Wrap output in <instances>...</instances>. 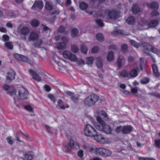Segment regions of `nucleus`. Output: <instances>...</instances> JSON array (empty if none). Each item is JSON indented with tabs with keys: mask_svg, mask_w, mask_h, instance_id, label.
Segmentation results:
<instances>
[{
	"mask_svg": "<svg viewBox=\"0 0 160 160\" xmlns=\"http://www.w3.org/2000/svg\"><path fill=\"white\" fill-rule=\"evenodd\" d=\"M84 133L88 137L93 138L95 140L100 143L105 144L108 142L107 138L101 134H97L95 129L90 124H87L85 125Z\"/></svg>",
	"mask_w": 160,
	"mask_h": 160,
	"instance_id": "nucleus-1",
	"label": "nucleus"
},
{
	"mask_svg": "<svg viewBox=\"0 0 160 160\" xmlns=\"http://www.w3.org/2000/svg\"><path fill=\"white\" fill-rule=\"evenodd\" d=\"M96 119L99 124H95L94 125L95 128L97 130L107 134L111 133L112 129L109 125L106 124L105 121L99 116L97 117Z\"/></svg>",
	"mask_w": 160,
	"mask_h": 160,
	"instance_id": "nucleus-2",
	"label": "nucleus"
},
{
	"mask_svg": "<svg viewBox=\"0 0 160 160\" xmlns=\"http://www.w3.org/2000/svg\"><path fill=\"white\" fill-rule=\"evenodd\" d=\"M36 71L37 73L32 69H30L28 70V72L33 79L39 82L41 81V77L39 75L44 77L46 75L44 71L42 69H37Z\"/></svg>",
	"mask_w": 160,
	"mask_h": 160,
	"instance_id": "nucleus-3",
	"label": "nucleus"
},
{
	"mask_svg": "<svg viewBox=\"0 0 160 160\" xmlns=\"http://www.w3.org/2000/svg\"><path fill=\"white\" fill-rule=\"evenodd\" d=\"M99 98L95 94L88 96L84 100V103L85 106L91 107L94 105L98 100Z\"/></svg>",
	"mask_w": 160,
	"mask_h": 160,
	"instance_id": "nucleus-4",
	"label": "nucleus"
},
{
	"mask_svg": "<svg viewBox=\"0 0 160 160\" xmlns=\"http://www.w3.org/2000/svg\"><path fill=\"white\" fill-rule=\"evenodd\" d=\"M132 131V127L130 125L120 126L117 127L115 129V131L117 133H122L125 135L130 133Z\"/></svg>",
	"mask_w": 160,
	"mask_h": 160,
	"instance_id": "nucleus-5",
	"label": "nucleus"
},
{
	"mask_svg": "<svg viewBox=\"0 0 160 160\" xmlns=\"http://www.w3.org/2000/svg\"><path fill=\"white\" fill-rule=\"evenodd\" d=\"M66 152L70 153L71 151V149L75 148L78 150L79 148V145L75 142L73 140L70 138L69 140V145H66L64 147Z\"/></svg>",
	"mask_w": 160,
	"mask_h": 160,
	"instance_id": "nucleus-6",
	"label": "nucleus"
},
{
	"mask_svg": "<svg viewBox=\"0 0 160 160\" xmlns=\"http://www.w3.org/2000/svg\"><path fill=\"white\" fill-rule=\"evenodd\" d=\"M96 152V155L102 157L109 156L112 153V152L110 150L103 148H97Z\"/></svg>",
	"mask_w": 160,
	"mask_h": 160,
	"instance_id": "nucleus-7",
	"label": "nucleus"
},
{
	"mask_svg": "<svg viewBox=\"0 0 160 160\" xmlns=\"http://www.w3.org/2000/svg\"><path fill=\"white\" fill-rule=\"evenodd\" d=\"M28 94V91L24 88L21 87L18 90L17 97L19 99H26L27 98Z\"/></svg>",
	"mask_w": 160,
	"mask_h": 160,
	"instance_id": "nucleus-8",
	"label": "nucleus"
},
{
	"mask_svg": "<svg viewBox=\"0 0 160 160\" xmlns=\"http://www.w3.org/2000/svg\"><path fill=\"white\" fill-rule=\"evenodd\" d=\"M104 12L105 13L108 12V15L110 19L116 20L119 17L118 11L114 9H112L110 11L107 10Z\"/></svg>",
	"mask_w": 160,
	"mask_h": 160,
	"instance_id": "nucleus-9",
	"label": "nucleus"
},
{
	"mask_svg": "<svg viewBox=\"0 0 160 160\" xmlns=\"http://www.w3.org/2000/svg\"><path fill=\"white\" fill-rule=\"evenodd\" d=\"M63 57L72 61H75L77 60L76 56L72 52L68 51H64L63 53Z\"/></svg>",
	"mask_w": 160,
	"mask_h": 160,
	"instance_id": "nucleus-10",
	"label": "nucleus"
},
{
	"mask_svg": "<svg viewBox=\"0 0 160 160\" xmlns=\"http://www.w3.org/2000/svg\"><path fill=\"white\" fill-rule=\"evenodd\" d=\"M13 57L17 60L21 62L30 63V60L27 57L18 53H15Z\"/></svg>",
	"mask_w": 160,
	"mask_h": 160,
	"instance_id": "nucleus-11",
	"label": "nucleus"
},
{
	"mask_svg": "<svg viewBox=\"0 0 160 160\" xmlns=\"http://www.w3.org/2000/svg\"><path fill=\"white\" fill-rule=\"evenodd\" d=\"M43 7V2L41 1H36L34 2L33 4L32 7V9H35L38 8L40 9H42Z\"/></svg>",
	"mask_w": 160,
	"mask_h": 160,
	"instance_id": "nucleus-12",
	"label": "nucleus"
},
{
	"mask_svg": "<svg viewBox=\"0 0 160 160\" xmlns=\"http://www.w3.org/2000/svg\"><path fill=\"white\" fill-rule=\"evenodd\" d=\"M15 76V72L12 70H10L8 72L7 80L9 82L14 80Z\"/></svg>",
	"mask_w": 160,
	"mask_h": 160,
	"instance_id": "nucleus-13",
	"label": "nucleus"
},
{
	"mask_svg": "<svg viewBox=\"0 0 160 160\" xmlns=\"http://www.w3.org/2000/svg\"><path fill=\"white\" fill-rule=\"evenodd\" d=\"M147 7L153 10H157L159 8L158 3L156 2H152L151 3H147L146 4Z\"/></svg>",
	"mask_w": 160,
	"mask_h": 160,
	"instance_id": "nucleus-14",
	"label": "nucleus"
},
{
	"mask_svg": "<svg viewBox=\"0 0 160 160\" xmlns=\"http://www.w3.org/2000/svg\"><path fill=\"white\" fill-rule=\"evenodd\" d=\"M98 114L99 117H100L101 118H102V119L104 121H107L108 120V115L106 112L104 111H100L98 112Z\"/></svg>",
	"mask_w": 160,
	"mask_h": 160,
	"instance_id": "nucleus-15",
	"label": "nucleus"
},
{
	"mask_svg": "<svg viewBox=\"0 0 160 160\" xmlns=\"http://www.w3.org/2000/svg\"><path fill=\"white\" fill-rule=\"evenodd\" d=\"M152 67L153 75L157 77H159L160 73L158 71L157 66L155 64H152Z\"/></svg>",
	"mask_w": 160,
	"mask_h": 160,
	"instance_id": "nucleus-16",
	"label": "nucleus"
},
{
	"mask_svg": "<svg viewBox=\"0 0 160 160\" xmlns=\"http://www.w3.org/2000/svg\"><path fill=\"white\" fill-rule=\"evenodd\" d=\"M119 76L123 78H128L129 76V72L127 70H123L119 72Z\"/></svg>",
	"mask_w": 160,
	"mask_h": 160,
	"instance_id": "nucleus-17",
	"label": "nucleus"
},
{
	"mask_svg": "<svg viewBox=\"0 0 160 160\" xmlns=\"http://www.w3.org/2000/svg\"><path fill=\"white\" fill-rule=\"evenodd\" d=\"M38 38V36L36 33L33 32H31L29 36V39L31 41H37Z\"/></svg>",
	"mask_w": 160,
	"mask_h": 160,
	"instance_id": "nucleus-18",
	"label": "nucleus"
},
{
	"mask_svg": "<svg viewBox=\"0 0 160 160\" xmlns=\"http://www.w3.org/2000/svg\"><path fill=\"white\" fill-rule=\"evenodd\" d=\"M32 153V151H29L26 153L24 155L23 159L25 160H31L33 158Z\"/></svg>",
	"mask_w": 160,
	"mask_h": 160,
	"instance_id": "nucleus-19",
	"label": "nucleus"
},
{
	"mask_svg": "<svg viewBox=\"0 0 160 160\" xmlns=\"http://www.w3.org/2000/svg\"><path fill=\"white\" fill-rule=\"evenodd\" d=\"M96 65L98 68L102 67L103 62L101 57H98L96 58Z\"/></svg>",
	"mask_w": 160,
	"mask_h": 160,
	"instance_id": "nucleus-20",
	"label": "nucleus"
},
{
	"mask_svg": "<svg viewBox=\"0 0 160 160\" xmlns=\"http://www.w3.org/2000/svg\"><path fill=\"white\" fill-rule=\"evenodd\" d=\"M158 22L157 20H153L151 21L148 23L149 28H154L157 27L158 24Z\"/></svg>",
	"mask_w": 160,
	"mask_h": 160,
	"instance_id": "nucleus-21",
	"label": "nucleus"
},
{
	"mask_svg": "<svg viewBox=\"0 0 160 160\" xmlns=\"http://www.w3.org/2000/svg\"><path fill=\"white\" fill-rule=\"evenodd\" d=\"M132 11L133 13L137 14L140 12L141 9L138 5L136 4L133 5L132 8Z\"/></svg>",
	"mask_w": 160,
	"mask_h": 160,
	"instance_id": "nucleus-22",
	"label": "nucleus"
},
{
	"mask_svg": "<svg viewBox=\"0 0 160 160\" xmlns=\"http://www.w3.org/2000/svg\"><path fill=\"white\" fill-rule=\"evenodd\" d=\"M135 21V18L132 16L129 17L126 20V22L129 25H132L134 24Z\"/></svg>",
	"mask_w": 160,
	"mask_h": 160,
	"instance_id": "nucleus-23",
	"label": "nucleus"
},
{
	"mask_svg": "<svg viewBox=\"0 0 160 160\" xmlns=\"http://www.w3.org/2000/svg\"><path fill=\"white\" fill-rule=\"evenodd\" d=\"M29 32V28L26 27H24L21 30L20 32L22 34L24 35H27Z\"/></svg>",
	"mask_w": 160,
	"mask_h": 160,
	"instance_id": "nucleus-24",
	"label": "nucleus"
},
{
	"mask_svg": "<svg viewBox=\"0 0 160 160\" xmlns=\"http://www.w3.org/2000/svg\"><path fill=\"white\" fill-rule=\"evenodd\" d=\"M58 105L59 108L62 109H64L65 108H68L69 107L68 105H66L65 106L63 104V101L61 99H59L58 102Z\"/></svg>",
	"mask_w": 160,
	"mask_h": 160,
	"instance_id": "nucleus-25",
	"label": "nucleus"
},
{
	"mask_svg": "<svg viewBox=\"0 0 160 160\" xmlns=\"http://www.w3.org/2000/svg\"><path fill=\"white\" fill-rule=\"evenodd\" d=\"M30 23L32 26L33 28H35L39 26L40 22L38 20L34 19L32 20Z\"/></svg>",
	"mask_w": 160,
	"mask_h": 160,
	"instance_id": "nucleus-26",
	"label": "nucleus"
},
{
	"mask_svg": "<svg viewBox=\"0 0 160 160\" xmlns=\"http://www.w3.org/2000/svg\"><path fill=\"white\" fill-rule=\"evenodd\" d=\"M138 75V70L135 69H132L130 73H129V76H130L132 78L136 77H137Z\"/></svg>",
	"mask_w": 160,
	"mask_h": 160,
	"instance_id": "nucleus-27",
	"label": "nucleus"
},
{
	"mask_svg": "<svg viewBox=\"0 0 160 160\" xmlns=\"http://www.w3.org/2000/svg\"><path fill=\"white\" fill-rule=\"evenodd\" d=\"M113 53L112 51L109 52L107 55V59L108 62H110L112 61L113 59Z\"/></svg>",
	"mask_w": 160,
	"mask_h": 160,
	"instance_id": "nucleus-28",
	"label": "nucleus"
},
{
	"mask_svg": "<svg viewBox=\"0 0 160 160\" xmlns=\"http://www.w3.org/2000/svg\"><path fill=\"white\" fill-rule=\"evenodd\" d=\"M97 40L100 42H102L104 40V37L101 33H98L96 35Z\"/></svg>",
	"mask_w": 160,
	"mask_h": 160,
	"instance_id": "nucleus-29",
	"label": "nucleus"
},
{
	"mask_svg": "<svg viewBox=\"0 0 160 160\" xmlns=\"http://www.w3.org/2000/svg\"><path fill=\"white\" fill-rule=\"evenodd\" d=\"M56 46L58 49H64L66 48V44L64 42H60L58 43Z\"/></svg>",
	"mask_w": 160,
	"mask_h": 160,
	"instance_id": "nucleus-30",
	"label": "nucleus"
},
{
	"mask_svg": "<svg viewBox=\"0 0 160 160\" xmlns=\"http://www.w3.org/2000/svg\"><path fill=\"white\" fill-rule=\"evenodd\" d=\"M94 60L93 57L91 56L87 57L86 58V63L88 65H92Z\"/></svg>",
	"mask_w": 160,
	"mask_h": 160,
	"instance_id": "nucleus-31",
	"label": "nucleus"
},
{
	"mask_svg": "<svg viewBox=\"0 0 160 160\" xmlns=\"http://www.w3.org/2000/svg\"><path fill=\"white\" fill-rule=\"evenodd\" d=\"M142 45L144 49L148 51H150L152 47V45L148 43L142 42Z\"/></svg>",
	"mask_w": 160,
	"mask_h": 160,
	"instance_id": "nucleus-32",
	"label": "nucleus"
},
{
	"mask_svg": "<svg viewBox=\"0 0 160 160\" xmlns=\"http://www.w3.org/2000/svg\"><path fill=\"white\" fill-rule=\"evenodd\" d=\"M130 44L136 48H138L141 46L140 43L136 42L135 40H131L129 41Z\"/></svg>",
	"mask_w": 160,
	"mask_h": 160,
	"instance_id": "nucleus-33",
	"label": "nucleus"
},
{
	"mask_svg": "<svg viewBox=\"0 0 160 160\" xmlns=\"http://www.w3.org/2000/svg\"><path fill=\"white\" fill-rule=\"evenodd\" d=\"M45 8L47 10L51 11L53 9V5L51 3L47 2L45 4Z\"/></svg>",
	"mask_w": 160,
	"mask_h": 160,
	"instance_id": "nucleus-34",
	"label": "nucleus"
},
{
	"mask_svg": "<svg viewBox=\"0 0 160 160\" xmlns=\"http://www.w3.org/2000/svg\"><path fill=\"white\" fill-rule=\"evenodd\" d=\"M78 33V31L76 28H73L71 31V35L72 37H76Z\"/></svg>",
	"mask_w": 160,
	"mask_h": 160,
	"instance_id": "nucleus-35",
	"label": "nucleus"
},
{
	"mask_svg": "<svg viewBox=\"0 0 160 160\" xmlns=\"http://www.w3.org/2000/svg\"><path fill=\"white\" fill-rule=\"evenodd\" d=\"M5 47L9 49H12L13 48V45L12 42H6L5 43Z\"/></svg>",
	"mask_w": 160,
	"mask_h": 160,
	"instance_id": "nucleus-36",
	"label": "nucleus"
},
{
	"mask_svg": "<svg viewBox=\"0 0 160 160\" xmlns=\"http://www.w3.org/2000/svg\"><path fill=\"white\" fill-rule=\"evenodd\" d=\"M65 28L63 26H59L57 29V32L60 33H64L65 32Z\"/></svg>",
	"mask_w": 160,
	"mask_h": 160,
	"instance_id": "nucleus-37",
	"label": "nucleus"
},
{
	"mask_svg": "<svg viewBox=\"0 0 160 160\" xmlns=\"http://www.w3.org/2000/svg\"><path fill=\"white\" fill-rule=\"evenodd\" d=\"M88 48L85 45H81V51L84 54H86L88 52Z\"/></svg>",
	"mask_w": 160,
	"mask_h": 160,
	"instance_id": "nucleus-38",
	"label": "nucleus"
},
{
	"mask_svg": "<svg viewBox=\"0 0 160 160\" xmlns=\"http://www.w3.org/2000/svg\"><path fill=\"white\" fill-rule=\"evenodd\" d=\"M88 7V4L85 2H81V9L85 10Z\"/></svg>",
	"mask_w": 160,
	"mask_h": 160,
	"instance_id": "nucleus-39",
	"label": "nucleus"
},
{
	"mask_svg": "<svg viewBox=\"0 0 160 160\" xmlns=\"http://www.w3.org/2000/svg\"><path fill=\"white\" fill-rule=\"evenodd\" d=\"M71 50L72 52L75 53L78 51L79 49L77 45H72L71 46Z\"/></svg>",
	"mask_w": 160,
	"mask_h": 160,
	"instance_id": "nucleus-40",
	"label": "nucleus"
},
{
	"mask_svg": "<svg viewBox=\"0 0 160 160\" xmlns=\"http://www.w3.org/2000/svg\"><path fill=\"white\" fill-rule=\"evenodd\" d=\"M114 32L118 34H119L121 36H127L128 34H127L124 33L123 31L122 30H118L116 31H114Z\"/></svg>",
	"mask_w": 160,
	"mask_h": 160,
	"instance_id": "nucleus-41",
	"label": "nucleus"
},
{
	"mask_svg": "<svg viewBox=\"0 0 160 160\" xmlns=\"http://www.w3.org/2000/svg\"><path fill=\"white\" fill-rule=\"evenodd\" d=\"M128 46L126 44H123L121 47V50L123 53H126L127 51Z\"/></svg>",
	"mask_w": 160,
	"mask_h": 160,
	"instance_id": "nucleus-42",
	"label": "nucleus"
},
{
	"mask_svg": "<svg viewBox=\"0 0 160 160\" xmlns=\"http://www.w3.org/2000/svg\"><path fill=\"white\" fill-rule=\"evenodd\" d=\"M99 50V49L98 46H94L92 48L91 50V52L92 53H96L98 52Z\"/></svg>",
	"mask_w": 160,
	"mask_h": 160,
	"instance_id": "nucleus-43",
	"label": "nucleus"
},
{
	"mask_svg": "<svg viewBox=\"0 0 160 160\" xmlns=\"http://www.w3.org/2000/svg\"><path fill=\"white\" fill-rule=\"evenodd\" d=\"M122 59L120 58V57H119L117 59V63L118 67L121 68L122 64Z\"/></svg>",
	"mask_w": 160,
	"mask_h": 160,
	"instance_id": "nucleus-44",
	"label": "nucleus"
},
{
	"mask_svg": "<svg viewBox=\"0 0 160 160\" xmlns=\"http://www.w3.org/2000/svg\"><path fill=\"white\" fill-rule=\"evenodd\" d=\"M148 95L152 96L158 98H160V94L158 93L152 92L148 93Z\"/></svg>",
	"mask_w": 160,
	"mask_h": 160,
	"instance_id": "nucleus-45",
	"label": "nucleus"
},
{
	"mask_svg": "<svg viewBox=\"0 0 160 160\" xmlns=\"http://www.w3.org/2000/svg\"><path fill=\"white\" fill-rule=\"evenodd\" d=\"M96 23L100 27H102L104 26V24L101 19H96L95 20Z\"/></svg>",
	"mask_w": 160,
	"mask_h": 160,
	"instance_id": "nucleus-46",
	"label": "nucleus"
},
{
	"mask_svg": "<svg viewBox=\"0 0 160 160\" xmlns=\"http://www.w3.org/2000/svg\"><path fill=\"white\" fill-rule=\"evenodd\" d=\"M157 10H153L151 12V15L152 17H157L158 16H159V12L156 11Z\"/></svg>",
	"mask_w": 160,
	"mask_h": 160,
	"instance_id": "nucleus-47",
	"label": "nucleus"
},
{
	"mask_svg": "<svg viewBox=\"0 0 160 160\" xmlns=\"http://www.w3.org/2000/svg\"><path fill=\"white\" fill-rule=\"evenodd\" d=\"M24 108L25 109L29 112H33V110L32 108L30 105H25L24 107Z\"/></svg>",
	"mask_w": 160,
	"mask_h": 160,
	"instance_id": "nucleus-48",
	"label": "nucleus"
},
{
	"mask_svg": "<svg viewBox=\"0 0 160 160\" xmlns=\"http://www.w3.org/2000/svg\"><path fill=\"white\" fill-rule=\"evenodd\" d=\"M148 21L145 19L142 18L140 22L141 25L142 26H144L148 24Z\"/></svg>",
	"mask_w": 160,
	"mask_h": 160,
	"instance_id": "nucleus-49",
	"label": "nucleus"
},
{
	"mask_svg": "<svg viewBox=\"0 0 160 160\" xmlns=\"http://www.w3.org/2000/svg\"><path fill=\"white\" fill-rule=\"evenodd\" d=\"M149 82V79L148 78H143L141 81V82L142 84H146Z\"/></svg>",
	"mask_w": 160,
	"mask_h": 160,
	"instance_id": "nucleus-50",
	"label": "nucleus"
},
{
	"mask_svg": "<svg viewBox=\"0 0 160 160\" xmlns=\"http://www.w3.org/2000/svg\"><path fill=\"white\" fill-rule=\"evenodd\" d=\"M97 148H94L93 147H90L88 149V152L92 153H94L96 154V149Z\"/></svg>",
	"mask_w": 160,
	"mask_h": 160,
	"instance_id": "nucleus-51",
	"label": "nucleus"
},
{
	"mask_svg": "<svg viewBox=\"0 0 160 160\" xmlns=\"http://www.w3.org/2000/svg\"><path fill=\"white\" fill-rule=\"evenodd\" d=\"M42 41L41 40H39L34 43V45L35 47H39L42 44Z\"/></svg>",
	"mask_w": 160,
	"mask_h": 160,
	"instance_id": "nucleus-52",
	"label": "nucleus"
},
{
	"mask_svg": "<svg viewBox=\"0 0 160 160\" xmlns=\"http://www.w3.org/2000/svg\"><path fill=\"white\" fill-rule=\"evenodd\" d=\"M154 143L156 146L160 148V139H156L154 140Z\"/></svg>",
	"mask_w": 160,
	"mask_h": 160,
	"instance_id": "nucleus-53",
	"label": "nucleus"
},
{
	"mask_svg": "<svg viewBox=\"0 0 160 160\" xmlns=\"http://www.w3.org/2000/svg\"><path fill=\"white\" fill-rule=\"evenodd\" d=\"M48 97L53 103L56 102V98L53 95L50 94L48 95Z\"/></svg>",
	"mask_w": 160,
	"mask_h": 160,
	"instance_id": "nucleus-54",
	"label": "nucleus"
},
{
	"mask_svg": "<svg viewBox=\"0 0 160 160\" xmlns=\"http://www.w3.org/2000/svg\"><path fill=\"white\" fill-rule=\"evenodd\" d=\"M149 51L154 53H157L158 52V50L157 49L152 46V47Z\"/></svg>",
	"mask_w": 160,
	"mask_h": 160,
	"instance_id": "nucleus-55",
	"label": "nucleus"
},
{
	"mask_svg": "<svg viewBox=\"0 0 160 160\" xmlns=\"http://www.w3.org/2000/svg\"><path fill=\"white\" fill-rule=\"evenodd\" d=\"M138 160H153L152 158L149 157H139L138 158Z\"/></svg>",
	"mask_w": 160,
	"mask_h": 160,
	"instance_id": "nucleus-56",
	"label": "nucleus"
},
{
	"mask_svg": "<svg viewBox=\"0 0 160 160\" xmlns=\"http://www.w3.org/2000/svg\"><path fill=\"white\" fill-rule=\"evenodd\" d=\"M44 88L45 91L47 92H49L51 90V88L50 87L47 85H45L44 86Z\"/></svg>",
	"mask_w": 160,
	"mask_h": 160,
	"instance_id": "nucleus-57",
	"label": "nucleus"
},
{
	"mask_svg": "<svg viewBox=\"0 0 160 160\" xmlns=\"http://www.w3.org/2000/svg\"><path fill=\"white\" fill-rule=\"evenodd\" d=\"M56 19V16H54L53 17L51 18L49 20V22L51 24H53L55 22Z\"/></svg>",
	"mask_w": 160,
	"mask_h": 160,
	"instance_id": "nucleus-58",
	"label": "nucleus"
},
{
	"mask_svg": "<svg viewBox=\"0 0 160 160\" xmlns=\"http://www.w3.org/2000/svg\"><path fill=\"white\" fill-rule=\"evenodd\" d=\"M61 40L63 41V42L65 43H67L68 42V39L65 36H63L61 37Z\"/></svg>",
	"mask_w": 160,
	"mask_h": 160,
	"instance_id": "nucleus-59",
	"label": "nucleus"
},
{
	"mask_svg": "<svg viewBox=\"0 0 160 160\" xmlns=\"http://www.w3.org/2000/svg\"><path fill=\"white\" fill-rule=\"evenodd\" d=\"M2 37L4 41H8L9 39V36L6 34L3 35Z\"/></svg>",
	"mask_w": 160,
	"mask_h": 160,
	"instance_id": "nucleus-60",
	"label": "nucleus"
},
{
	"mask_svg": "<svg viewBox=\"0 0 160 160\" xmlns=\"http://www.w3.org/2000/svg\"><path fill=\"white\" fill-rule=\"evenodd\" d=\"M8 94H9L10 95L12 96L14 95L16 93L15 90L14 89L10 91H9L7 92Z\"/></svg>",
	"mask_w": 160,
	"mask_h": 160,
	"instance_id": "nucleus-61",
	"label": "nucleus"
},
{
	"mask_svg": "<svg viewBox=\"0 0 160 160\" xmlns=\"http://www.w3.org/2000/svg\"><path fill=\"white\" fill-rule=\"evenodd\" d=\"M109 49H113L114 50H116L117 48L116 45L114 44H112L110 45L109 46Z\"/></svg>",
	"mask_w": 160,
	"mask_h": 160,
	"instance_id": "nucleus-62",
	"label": "nucleus"
},
{
	"mask_svg": "<svg viewBox=\"0 0 160 160\" xmlns=\"http://www.w3.org/2000/svg\"><path fill=\"white\" fill-rule=\"evenodd\" d=\"M45 128L48 132L50 134H52V131L51 130L50 128L47 125H45Z\"/></svg>",
	"mask_w": 160,
	"mask_h": 160,
	"instance_id": "nucleus-63",
	"label": "nucleus"
},
{
	"mask_svg": "<svg viewBox=\"0 0 160 160\" xmlns=\"http://www.w3.org/2000/svg\"><path fill=\"white\" fill-rule=\"evenodd\" d=\"M7 140L9 144L12 145L13 144V141L11 139V137H8L7 138Z\"/></svg>",
	"mask_w": 160,
	"mask_h": 160,
	"instance_id": "nucleus-64",
	"label": "nucleus"
}]
</instances>
